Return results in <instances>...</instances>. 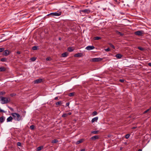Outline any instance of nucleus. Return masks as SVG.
I'll use <instances>...</instances> for the list:
<instances>
[{"mask_svg":"<svg viewBox=\"0 0 151 151\" xmlns=\"http://www.w3.org/2000/svg\"><path fill=\"white\" fill-rule=\"evenodd\" d=\"M122 56L120 54H117L115 55V57L118 59H120L122 57Z\"/></svg>","mask_w":151,"mask_h":151,"instance_id":"obj_20","label":"nucleus"},{"mask_svg":"<svg viewBox=\"0 0 151 151\" xmlns=\"http://www.w3.org/2000/svg\"><path fill=\"white\" fill-rule=\"evenodd\" d=\"M9 98L2 96L0 97V101L2 104H7L10 101Z\"/></svg>","mask_w":151,"mask_h":151,"instance_id":"obj_2","label":"nucleus"},{"mask_svg":"<svg viewBox=\"0 0 151 151\" xmlns=\"http://www.w3.org/2000/svg\"><path fill=\"white\" fill-rule=\"evenodd\" d=\"M120 81L121 82H124V80H123V79H120Z\"/></svg>","mask_w":151,"mask_h":151,"instance_id":"obj_42","label":"nucleus"},{"mask_svg":"<svg viewBox=\"0 0 151 151\" xmlns=\"http://www.w3.org/2000/svg\"><path fill=\"white\" fill-rule=\"evenodd\" d=\"M101 37H94V40H97L100 39Z\"/></svg>","mask_w":151,"mask_h":151,"instance_id":"obj_28","label":"nucleus"},{"mask_svg":"<svg viewBox=\"0 0 151 151\" xmlns=\"http://www.w3.org/2000/svg\"><path fill=\"white\" fill-rule=\"evenodd\" d=\"M32 49L34 50H35L37 49V47L36 46H34L33 47Z\"/></svg>","mask_w":151,"mask_h":151,"instance_id":"obj_33","label":"nucleus"},{"mask_svg":"<svg viewBox=\"0 0 151 151\" xmlns=\"http://www.w3.org/2000/svg\"><path fill=\"white\" fill-rule=\"evenodd\" d=\"M12 116L13 119L15 120L19 121L21 119V117L18 114L13 113L11 114Z\"/></svg>","mask_w":151,"mask_h":151,"instance_id":"obj_1","label":"nucleus"},{"mask_svg":"<svg viewBox=\"0 0 151 151\" xmlns=\"http://www.w3.org/2000/svg\"><path fill=\"white\" fill-rule=\"evenodd\" d=\"M74 95V93L72 92V93H69L68 94V96H73Z\"/></svg>","mask_w":151,"mask_h":151,"instance_id":"obj_29","label":"nucleus"},{"mask_svg":"<svg viewBox=\"0 0 151 151\" xmlns=\"http://www.w3.org/2000/svg\"><path fill=\"white\" fill-rule=\"evenodd\" d=\"M17 146H20L21 145V143L20 142H18L17 143Z\"/></svg>","mask_w":151,"mask_h":151,"instance_id":"obj_38","label":"nucleus"},{"mask_svg":"<svg viewBox=\"0 0 151 151\" xmlns=\"http://www.w3.org/2000/svg\"><path fill=\"white\" fill-rule=\"evenodd\" d=\"M151 111V107H150L149 109H147L145 111H144L143 112V114H145L146 113H147V114H149L150 112Z\"/></svg>","mask_w":151,"mask_h":151,"instance_id":"obj_11","label":"nucleus"},{"mask_svg":"<svg viewBox=\"0 0 151 151\" xmlns=\"http://www.w3.org/2000/svg\"><path fill=\"white\" fill-rule=\"evenodd\" d=\"M36 58L33 57L31 58V60L32 61H34L36 60Z\"/></svg>","mask_w":151,"mask_h":151,"instance_id":"obj_31","label":"nucleus"},{"mask_svg":"<svg viewBox=\"0 0 151 151\" xmlns=\"http://www.w3.org/2000/svg\"><path fill=\"white\" fill-rule=\"evenodd\" d=\"M9 54V51L8 50H6L4 52L3 54L5 56H7Z\"/></svg>","mask_w":151,"mask_h":151,"instance_id":"obj_14","label":"nucleus"},{"mask_svg":"<svg viewBox=\"0 0 151 151\" xmlns=\"http://www.w3.org/2000/svg\"><path fill=\"white\" fill-rule=\"evenodd\" d=\"M43 147V146L39 147L37 148V150L38 151H40L42 148Z\"/></svg>","mask_w":151,"mask_h":151,"instance_id":"obj_26","label":"nucleus"},{"mask_svg":"<svg viewBox=\"0 0 151 151\" xmlns=\"http://www.w3.org/2000/svg\"><path fill=\"white\" fill-rule=\"evenodd\" d=\"M94 47L93 46H88L86 47V49L88 50H90L94 48Z\"/></svg>","mask_w":151,"mask_h":151,"instance_id":"obj_8","label":"nucleus"},{"mask_svg":"<svg viewBox=\"0 0 151 151\" xmlns=\"http://www.w3.org/2000/svg\"><path fill=\"white\" fill-rule=\"evenodd\" d=\"M102 60V59L100 58H95L92 59L91 60L93 62H97L101 61Z\"/></svg>","mask_w":151,"mask_h":151,"instance_id":"obj_5","label":"nucleus"},{"mask_svg":"<svg viewBox=\"0 0 151 151\" xmlns=\"http://www.w3.org/2000/svg\"><path fill=\"white\" fill-rule=\"evenodd\" d=\"M9 109L11 110H13V109L12 108H9Z\"/></svg>","mask_w":151,"mask_h":151,"instance_id":"obj_49","label":"nucleus"},{"mask_svg":"<svg viewBox=\"0 0 151 151\" xmlns=\"http://www.w3.org/2000/svg\"><path fill=\"white\" fill-rule=\"evenodd\" d=\"M17 53L18 54H20L21 53V52L20 51H17Z\"/></svg>","mask_w":151,"mask_h":151,"instance_id":"obj_44","label":"nucleus"},{"mask_svg":"<svg viewBox=\"0 0 151 151\" xmlns=\"http://www.w3.org/2000/svg\"><path fill=\"white\" fill-rule=\"evenodd\" d=\"M46 60L47 61H50L52 60V58L50 57H48L47 58Z\"/></svg>","mask_w":151,"mask_h":151,"instance_id":"obj_32","label":"nucleus"},{"mask_svg":"<svg viewBox=\"0 0 151 151\" xmlns=\"http://www.w3.org/2000/svg\"><path fill=\"white\" fill-rule=\"evenodd\" d=\"M42 81V80L41 79L39 78L37 79L34 81V83H41Z\"/></svg>","mask_w":151,"mask_h":151,"instance_id":"obj_10","label":"nucleus"},{"mask_svg":"<svg viewBox=\"0 0 151 151\" xmlns=\"http://www.w3.org/2000/svg\"><path fill=\"white\" fill-rule=\"evenodd\" d=\"M91 11L88 9H85L80 11L81 12H82L88 14L90 13Z\"/></svg>","mask_w":151,"mask_h":151,"instance_id":"obj_7","label":"nucleus"},{"mask_svg":"<svg viewBox=\"0 0 151 151\" xmlns=\"http://www.w3.org/2000/svg\"><path fill=\"white\" fill-rule=\"evenodd\" d=\"M83 55V54L82 53H78L75 54L74 55L75 57H82Z\"/></svg>","mask_w":151,"mask_h":151,"instance_id":"obj_9","label":"nucleus"},{"mask_svg":"<svg viewBox=\"0 0 151 151\" xmlns=\"http://www.w3.org/2000/svg\"><path fill=\"white\" fill-rule=\"evenodd\" d=\"M66 106H68L69 105V102H67L66 104Z\"/></svg>","mask_w":151,"mask_h":151,"instance_id":"obj_43","label":"nucleus"},{"mask_svg":"<svg viewBox=\"0 0 151 151\" xmlns=\"http://www.w3.org/2000/svg\"><path fill=\"white\" fill-rule=\"evenodd\" d=\"M99 132V130L93 131L91 132V133L94 134H96Z\"/></svg>","mask_w":151,"mask_h":151,"instance_id":"obj_21","label":"nucleus"},{"mask_svg":"<svg viewBox=\"0 0 151 151\" xmlns=\"http://www.w3.org/2000/svg\"><path fill=\"white\" fill-rule=\"evenodd\" d=\"M99 138V135H95L91 137V138L90 139L94 141L96 139H98Z\"/></svg>","mask_w":151,"mask_h":151,"instance_id":"obj_6","label":"nucleus"},{"mask_svg":"<svg viewBox=\"0 0 151 151\" xmlns=\"http://www.w3.org/2000/svg\"><path fill=\"white\" fill-rule=\"evenodd\" d=\"M71 114V113L69 112L67 114H64L62 115V117H67L68 116L70 115Z\"/></svg>","mask_w":151,"mask_h":151,"instance_id":"obj_12","label":"nucleus"},{"mask_svg":"<svg viewBox=\"0 0 151 151\" xmlns=\"http://www.w3.org/2000/svg\"><path fill=\"white\" fill-rule=\"evenodd\" d=\"M115 32L117 34L119 35L120 36H122L124 35L123 33H122L121 32H119L118 30H116Z\"/></svg>","mask_w":151,"mask_h":151,"instance_id":"obj_15","label":"nucleus"},{"mask_svg":"<svg viewBox=\"0 0 151 151\" xmlns=\"http://www.w3.org/2000/svg\"><path fill=\"white\" fill-rule=\"evenodd\" d=\"M58 142V141L57 139H55L52 141V143H55Z\"/></svg>","mask_w":151,"mask_h":151,"instance_id":"obj_25","label":"nucleus"},{"mask_svg":"<svg viewBox=\"0 0 151 151\" xmlns=\"http://www.w3.org/2000/svg\"><path fill=\"white\" fill-rule=\"evenodd\" d=\"M105 50L106 52H109L110 50V49L109 48H107L106 49H105Z\"/></svg>","mask_w":151,"mask_h":151,"instance_id":"obj_40","label":"nucleus"},{"mask_svg":"<svg viewBox=\"0 0 151 151\" xmlns=\"http://www.w3.org/2000/svg\"><path fill=\"white\" fill-rule=\"evenodd\" d=\"M4 50V48H0V52H1L3 51Z\"/></svg>","mask_w":151,"mask_h":151,"instance_id":"obj_39","label":"nucleus"},{"mask_svg":"<svg viewBox=\"0 0 151 151\" xmlns=\"http://www.w3.org/2000/svg\"><path fill=\"white\" fill-rule=\"evenodd\" d=\"M62 104L61 101H59L56 103L55 104L57 105H60Z\"/></svg>","mask_w":151,"mask_h":151,"instance_id":"obj_23","label":"nucleus"},{"mask_svg":"<svg viewBox=\"0 0 151 151\" xmlns=\"http://www.w3.org/2000/svg\"><path fill=\"white\" fill-rule=\"evenodd\" d=\"M148 65L150 66H151V63H149L148 64Z\"/></svg>","mask_w":151,"mask_h":151,"instance_id":"obj_46","label":"nucleus"},{"mask_svg":"<svg viewBox=\"0 0 151 151\" xmlns=\"http://www.w3.org/2000/svg\"><path fill=\"white\" fill-rule=\"evenodd\" d=\"M34 125H32L30 127V128L32 130H33L34 129Z\"/></svg>","mask_w":151,"mask_h":151,"instance_id":"obj_34","label":"nucleus"},{"mask_svg":"<svg viewBox=\"0 0 151 151\" xmlns=\"http://www.w3.org/2000/svg\"><path fill=\"white\" fill-rule=\"evenodd\" d=\"M5 120V118L3 116H2L0 118V122L1 123L3 122Z\"/></svg>","mask_w":151,"mask_h":151,"instance_id":"obj_18","label":"nucleus"},{"mask_svg":"<svg viewBox=\"0 0 151 151\" xmlns=\"http://www.w3.org/2000/svg\"><path fill=\"white\" fill-rule=\"evenodd\" d=\"M6 93L4 91H0V96H2L4 95Z\"/></svg>","mask_w":151,"mask_h":151,"instance_id":"obj_24","label":"nucleus"},{"mask_svg":"<svg viewBox=\"0 0 151 151\" xmlns=\"http://www.w3.org/2000/svg\"><path fill=\"white\" fill-rule=\"evenodd\" d=\"M68 51L71 52L73 51V50L71 47H69L68 48Z\"/></svg>","mask_w":151,"mask_h":151,"instance_id":"obj_27","label":"nucleus"},{"mask_svg":"<svg viewBox=\"0 0 151 151\" xmlns=\"http://www.w3.org/2000/svg\"><path fill=\"white\" fill-rule=\"evenodd\" d=\"M6 69L4 67H1L0 68V71L1 72L4 71Z\"/></svg>","mask_w":151,"mask_h":151,"instance_id":"obj_22","label":"nucleus"},{"mask_svg":"<svg viewBox=\"0 0 151 151\" xmlns=\"http://www.w3.org/2000/svg\"><path fill=\"white\" fill-rule=\"evenodd\" d=\"M80 151H85V149H82Z\"/></svg>","mask_w":151,"mask_h":151,"instance_id":"obj_47","label":"nucleus"},{"mask_svg":"<svg viewBox=\"0 0 151 151\" xmlns=\"http://www.w3.org/2000/svg\"><path fill=\"white\" fill-rule=\"evenodd\" d=\"M138 48L139 50H144V48L141 47H138Z\"/></svg>","mask_w":151,"mask_h":151,"instance_id":"obj_37","label":"nucleus"},{"mask_svg":"<svg viewBox=\"0 0 151 151\" xmlns=\"http://www.w3.org/2000/svg\"><path fill=\"white\" fill-rule=\"evenodd\" d=\"M58 99V97H55V100H57Z\"/></svg>","mask_w":151,"mask_h":151,"instance_id":"obj_45","label":"nucleus"},{"mask_svg":"<svg viewBox=\"0 0 151 151\" xmlns=\"http://www.w3.org/2000/svg\"><path fill=\"white\" fill-rule=\"evenodd\" d=\"M61 14V12H52L50 13V14H48L47 16H49L50 15H52L54 16H59Z\"/></svg>","mask_w":151,"mask_h":151,"instance_id":"obj_3","label":"nucleus"},{"mask_svg":"<svg viewBox=\"0 0 151 151\" xmlns=\"http://www.w3.org/2000/svg\"><path fill=\"white\" fill-rule=\"evenodd\" d=\"M83 139H81L80 140L78 141L76 143V144L77 145H78L80 143L82 142L83 141Z\"/></svg>","mask_w":151,"mask_h":151,"instance_id":"obj_17","label":"nucleus"},{"mask_svg":"<svg viewBox=\"0 0 151 151\" xmlns=\"http://www.w3.org/2000/svg\"><path fill=\"white\" fill-rule=\"evenodd\" d=\"M143 34V31H138L135 32H134V34L138 36H142Z\"/></svg>","mask_w":151,"mask_h":151,"instance_id":"obj_4","label":"nucleus"},{"mask_svg":"<svg viewBox=\"0 0 151 151\" xmlns=\"http://www.w3.org/2000/svg\"><path fill=\"white\" fill-rule=\"evenodd\" d=\"M68 53L67 52L64 53L62 54V56L63 57H67L68 55Z\"/></svg>","mask_w":151,"mask_h":151,"instance_id":"obj_19","label":"nucleus"},{"mask_svg":"<svg viewBox=\"0 0 151 151\" xmlns=\"http://www.w3.org/2000/svg\"><path fill=\"white\" fill-rule=\"evenodd\" d=\"M138 151H142V150L141 149H139Z\"/></svg>","mask_w":151,"mask_h":151,"instance_id":"obj_50","label":"nucleus"},{"mask_svg":"<svg viewBox=\"0 0 151 151\" xmlns=\"http://www.w3.org/2000/svg\"><path fill=\"white\" fill-rule=\"evenodd\" d=\"M59 40H61V38H59Z\"/></svg>","mask_w":151,"mask_h":151,"instance_id":"obj_51","label":"nucleus"},{"mask_svg":"<svg viewBox=\"0 0 151 151\" xmlns=\"http://www.w3.org/2000/svg\"><path fill=\"white\" fill-rule=\"evenodd\" d=\"M130 136V134H127L126 135H125V138L127 139H128L129 138Z\"/></svg>","mask_w":151,"mask_h":151,"instance_id":"obj_30","label":"nucleus"},{"mask_svg":"<svg viewBox=\"0 0 151 151\" xmlns=\"http://www.w3.org/2000/svg\"><path fill=\"white\" fill-rule=\"evenodd\" d=\"M6 60V59L5 58H2L1 59V61L2 62H4Z\"/></svg>","mask_w":151,"mask_h":151,"instance_id":"obj_36","label":"nucleus"},{"mask_svg":"<svg viewBox=\"0 0 151 151\" xmlns=\"http://www.w3.org/2000/svg\"><path fill=\"white\" fill-rule=\"evenodd\" d=\"M98 119V117L97 116L95 118H94L91 120L92 123H93L94 122H97Z\"/></svg>","mask_w":151,"mask_h":151,"instance_id":"obj_13","label":"nucleus"},{"mask_svg":"<svg viewBox=\"0 0 151 151\" xmlns=\"http://www.w3.org/2000/svg\"><path fill=\"white\" fill-rule=\"evenodd\" d=\"M97 114V113L96 111H94L93 113H92V114L93 115V116H95Z\"/></svg>","mask_w":151,"mask_h":151,"instance_id":"obj_35","label":"nucleus"},{"mask_svg":"<svg viewBox=\"0 0 151 151\" xmlns=\"http://www.w3.org/2000/svg\"><path fill=\"white\" fill-rule=\"evenodd\" d=\"M110 46L113 48L114 49V48H115L114 46L113 45H112V44H111Z\"/></svg>","mask_w":151,"mask_h":151,"instance_id":"obj_41","label":"nucleus"},{"mask_svg":"<svg viewBox=\"0 0 151 151\" xmlns=\"http://www.w3.org/2000/svg\"><path fill=\"white\" fill-rule=\"evenodd\" d=\"M13 119V117L10 116L9 117H8L7 119V122H10L12 121V120Z\"/></svg>","mask_w":151,"mask_h":151,"instance_id":"obj_16","label":"nucleus"},{"mask_svg":"<svg viewBox=\"0 0 151 151\" xmlns=\"http://www.w3.org/2000/svg\"><path fill=\"white\" fill-rule=\"evenodd\" d=\"M136 127H133L132 128V129H136Z\"/></svg>","mask_w":151,"mask_h":151,"instance_id":"obj_48","label":"nucleus"}]
</instances>
